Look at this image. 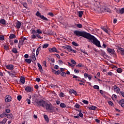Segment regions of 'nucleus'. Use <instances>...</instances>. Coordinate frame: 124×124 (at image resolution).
Wrapping results in <instances>:
<instances>
[{
    "instance_id": "1",
    "label": "nucleus",
    "mask_w": 124,
    "mask_h": 124,
    "mask_svg": "<svg viewBox=\"0 0 124 124\" xmlns=\"http://www.w3.org/2000/svg\"><path fill=\"white\" fill-rule=\"evenodd\" d=\"M74 33L75 35H76L77 36H82L84 38H86V39L88 40L89 42L93 43L94 45H96L97 47H98L99 48H101L100 42L98 41L94 36L92 35L90 33L85 31H80L78 30L74 31Z\"/></svg>"
},
{
    "instance_id": "2",
    "label": "nucleus",
    "mask_w": 124,
    "mask_h": 124,
    "mask_svg": "<svg viewBox=\"0 0 124 124\" xmlns=\"http://www.w3.org/2000/svg\"><path fill=\"white\" fill-rule=\"evenodd\" d=\"M45 107L47 111H50L51 113L55 112V107L52 105V104H48L47 103H46Z\"/></svg>"
},
{
    "instance_id": "3",
    "label": "nucleus",
    "mask_w": 124,
    "mask_h": 124,
    "mask_svg": "<svg viewBox=\"0 0 124 124\" xmlns=\"http://www.w3.org/2000/svg\"><path fill=\"white\" fill-rule=\"evenodd\" d=\"M36 103L37 104V106H39V107L41 106L42 107H43V108H45L46 102L44 100L41 99L39 101L36 102Z\"/></svg>"
},
{
    "instance_id": "4",
    "label": "nucleus",
    "mask_w": 124,
    "mask_h": 124,
    "mask_svg": "<svg viewBox=\"0 0 124 124\" xmlns=\"http://www.w3.org/2000/svg\"><path fill=\"white\" fill-rule=\"evenodd\" d=\"M36 16L37 17H39L42 20H44V21H49L48 18L42 15L39 12V11H37L35 14Z\"/></svg>"
},
{
    "instance_id": "5",
    "label": "nucleus",
    "mask_w": 124,
    "mask_h": 124,
    "mask_svg": "<svg viewBox=\"0 0 124 124\" xmlns=\"http://www.w3.org/2000/svg\"><path fill=\"white\" fill-rule=\"evenodd\" d=\"M107 51L109 53L110 55H115V56H116V51H115L114 49H111L108 47Z\"/></svg>"
},
{
    "instance_id": "6",
    "label": "nucleus",
    "mask_w": 124,
    "mask_h": 124,
    "mask_svg": "<svg viewBox=\"0 0 124 124\" xmlns=\"http://www.w3.org/2000/svg\"><path fill=\"white\" fill-rule=\"evenodd\" d=\"M48 50L49 53H59V51L57 50V48H56L55 47H53L52 48H49Z\"/></svg>"
},
{
    "instance_id": "7",
    "label": "nucleus",
    "mask_w": 124,
    "mask_h": 124,
    "mask_svg": "<svg viewBox=\"0 0 124 124\" xmlns=\"http://www.w3.org/2000/svg\"><path fill=\"white\" fill-rule=\"evenodd\" d=\"M25 91L26 93H31L33 91V88L31 86H27L25 88Z\"/></svg>"
},
{
    "instance_id": "8",
    "label": "nucleus",
    "mask_w": 124,
    "mask_h": 124,
    "mask_svg": "<svg viewBox=\"0 0 124 124\" xmlns=\"http://www.w3.org/2000/svg\"><path fill=\"white\" fill-rule=\"evenodd\" d=\"M5 67L9 70H13V69H14V65L11 64L6 65Z\"/></svg>"
},
{
    "instance_id": "9",
    "label": "nucleus",
    "mask_w": 124,
    "mask_h": 124,
    "mask_svg": "<svg viewBox=\"0 0 124 124\" xmlns=\"http://www.w3.org/2000/svg\"><path fill=\"white\" fill-rule=\"evenodd\" d=\"M114 92H116L118 94H120L121 93V89L118 87L117 85L114 86Z\"/></svg>"
},
{
    "instance_id": "10",
    "label": "nucleus",
    "mask_w": 124,
    "mask_h": 124,
    "mask_svg": "<svg viewBox=\"0 0 124 124\" xmlns=\"http://www.w3.org/2000/svg\"><path fill=\"white\" fill-rule=\"evenodd\" d=\"M5 102H10L11 101V96L9 95H6L5 98Z\"/></svg>"
},
{
    "instance_id": "11",
    "label": "nucleus",
    "mask_w": 124,
    "mask_h": 124,
    "mask_svg": "<svg viewBox=\"0 0 124 124\" xmlns=\"http://www.w3.org/2000/svg\"><path fill=\"white\" fill-rule=\"evenodd\" d=\"M21 25L22 23H21L20 21H17L16 23V29H20Z\"/></svg>"
},
{
    "instance_id": "12",
    "label": "nucleus",
    "mask_w": 124,
    "mask_h": 124,
    "mask_svg": "<svg viewBox=\"0 0 124 124\" xmlns=\"http://www.w3.org/2000/svg\"><path fill=\"white\" fill-rule=\"evenodd\" d=\"M20 83H21V85H24V84H25V77H21L20 78Z\"/></svg>"
},
{
    "instance_id": "13",
    "label": "nucleus",
    "mask_w": 124,
    "mask_h": 124,
    "mask_svg": "<svg viewBox=\"0 0 124 124\" xmlns=\"http://www.w3.org/2000/svg\"><path fill=\"white\" fill-rule=\"evenodd\" d=\"M52 72H53V73L54 74H56V75H59V74H61V72L60 71V70L56 71V70L52 69Z\"/></svg>"
},
{
    "instance_id": "14",
    "label": "nucleus",
    "mask_w": 124,
    "mask_h": 124,
    "mask_svg": "<svg viewBox=\"0 0 124 124\" xmlns=\"http://www.w3.org/2000/svg\"><path fill=\"white\" fill-rule=\"evenodd\" d=\"M118 50L121 51V54L122 55V56H124V49L122 48L121 47H119Z\"/></svg>"
},
{
    "instance_id": "15",
    "label": "nucleus",
    "mask_w": 124,
    "mask_h": 124,
    "mask_svg": "<svg viewBox=\"0 0 124 124\" xmlns=\"http://www.w3.org/2000/svg\"><path fill=\"white\" fill-rule=\"evenodd\" d=\"M6 117L8 119H14V116L11 114H7Z\"/></svg>"
},
{
    "instance_id": "16",
    "label": "nucleus",
    "mask_w": 124,
    "mask_h": 124,
    "mask_svg": "<svg viewBox=\"0 0 124 124\" xmlns=\"http://www.w3.org/2000/svg\"><path fill=\"white\" fill-rule=\"evenodd\" d=\"M31 58L33 61H36V58H35V54L33 52H32L31 54Z\"/></svg>"
},
{
    "instance_id": "17",
    "label": "nucleus",
    "mask_w": 124,
    "mask_h": 124,
    "mask_svg": "<svg viewBox=\"0 0 124 124\" xmlns=\"http://www.w3.org/2000/svg\"><path fill=\"white\" fill-rule=\"evenodd\" d=\"M78 17H79V18H82V16H83V14H84V11H78Z\"/></svg>"
},
{
    "instance_id": "18",
    "label": "nucleus",
    "mask_w": 124,
    "mask_h": 124,
    "mask_svg": "<svg viewBox=\"0 0 124 124\" xmlns=\"http://www.w3.org/2000/svg\"><path fill=\"white\" fill-rule=\"evenodd\" d=\"M89 110H96L97 107L94 106H92V107H88Z\"/></svg>"
},
{
    "instance_id": "19",
    "label": "nucleus",
    "mask_w": 124,
    "mask_h": 124,
    "mask_svg": "<svg viewBox=\"0 0 124 124\" xmlns=\"http://www.w3.org/2000/svg\"><path fill=\"white\" fill-rule=\"evenodd\" d=\"M37 65L39 67V70L40 71V72H42V71H43V69H42V66H41V64H40L39 63H38Z\"/></svg>"
},
{
    "instance_id": "20",
    "label": "nucleus",
    "mask_w": 124,
    "mask_h": 124,
    "mask_svg": "<svg viewBox=\"0 0 124 124\" xmlns=\"http://www.w3.org/2000/svg\"><path fill=\"white\" fill-rule=\"evenodd\" d=\"M41 51V46H39L37 48V50H36V56H38L39 54V51Z\"/></svg>"
},
{
    "instance_id": "21",
    "label": "nucleus",
    "mask_w": 124,
    "mask_h": 124,
    "mask_svg": "<svg viewBox=\"0 0 124 124\" xmlns=\"http://www.w3.org/2000/svg\"><path fill=\"white\" fill-rule=\"evenodd\" d=\"M44 118L46 123H49V118L48 117V116L47 115H44Z\"/></svg>"
},
{
    "instance_id": "22",
    "label": "nucleus",
    "mask_w": 124,
    "mask_h": 124,
    "mask_svg": "<svg viewBox=\"0 0 124 124\" xmlns=\"http://www.w3.org/2000/svg\"><path fill=\"white\" fill-rule=\"evenodd\" d=\"M100 53L101 56H103V57H104V56H106V53H105L104 51L102 49H101L100 50Z\"/></svg>"
},
{
    "instance_id": "23",
    "label": "nucleus",
    "mask_w": 124,
    "mask_h": 124,
    "mask_svg": "<svg viewBox=\"0 0 124 124\" xmlns=\"http://www.w3.org/2000/svg\"><path fill=\"white\" fill-rule=\"evenodd\" d=\"M0 23L2 24V25H5V24H6V21L4 20V19H1L0 20Z\"/></svg>"
},
{
    "instance_id": "24",
    "label": "nucleus",
    "mask_w": 124,
    "mask_h": 124,
    "mask_svg": "<svg viewBox=\"0 0 124 124\" xmlns=\"http://www.w3.org/2000/svg\"><path fill=\"white\" fill-rule=\"evenodd\" d=\"M16 35L14 34H11L9 36L10 39H13V38H15Z\"/></svg>"
},
{
    "instance_id": "25",
    "label": "nucleus",
    "mask_w": 124,
    "mask_h": 124,
    "mask_svg": "<svg viewBox=\"0 0 124 124\" xmlns=\"http://www.w3.org/2000/svg\"><path fill=\"white\" fill-rule=\"evenodd\" d=\"M12 52L13 53H14L15 54H17V53H18V50H17V49H16V48H13L12 49Z\"/></svg>"
},
{
    "instance_id": "26",
    "label": "nucleus",
    "mask_w": 124,
    "mask_h": 124,
    "mask_svg": "<svg viewBox=\"0 0 124 124\" xmlns=\"http://www.w3.org/2000/svg\"><path fill=\"white\" fill-rule=\"evenodd\" d=\"M60 107H61L62 108H65V107H66V105H65L64 103H61L60 105Z\"/></svg>"
},
{
    "instance_id": "27",
    "label": "nucleus",
    "mask_w": 124,
    "mask_h": 124,
    "mask_svg": "<svg viewBox=\"0 0 124 124\" xmlns=\"http://www.w3.org/2000/svg\"><path fill=\"white\" fill-rule=\"evenodd\" d=\"M21 4L25 7V8L28 9V4L27 2H22Z\"/></svg>"
},
{
    "instance_id": "28",
    "label": "nucleus",
    "mask_w": 124,
    "mask_h": 124,
    "mask_svg": "<svg viewBox=\"0 0 124 124\" xmlns=\"http://www.w3.org/2000/svg\"><path fill=\"white\" fill-rule=\"evenodd\" d=\"M68 52H70V53H73V49H72V47L69 46V48H68Z\"/></svg>"
},
{
    "instance_id": "29",
    "label": "nucleus",
    "mask_w": 124,
    "mask_h": 124,
    "mask_svg": "<svg viewBox=\"0 0 124 124\" xmlns=\"http://www.w3.org/2000/svg\"><path fill=\"white\" fill-rule=\"evenodd\" d=\"M7 114L5 113V112H3L0 115V118H4V117H6Z\"/></svg>"
},
{
    "instance_id": "30",
    "label": "nucleus",
    "mask_w": 124,
    "mask_h": 124,
    "mask_svg": "<svg viewBox=\"0 0 124 124\" xmlns=\"http://www.w3.org/2000/svg\"><path fill=\"white\" fill-rule=\"evenodd\" d=\"M59 96H60V97L62 98V97H64V96H65V95H64V93H63L61 92L59 94Z\"/></svg>"
},
{
    "instance_id": "31",
    "label": "nucleus",
    "mask_w": 124,
    "mask_h": 124,
    "mask_svg": "<svg viewBox=\"0 0 124 124\" xmlns=\"http://www.w3.org/2000/svg\"><path fill=\"white\" fill-rule=\"evenodd\" d=\"M72 45H74V46H76V47H78V46H79V45L75 41H73L72 42Z\"/></svg>"
},
{
    "instance_id": "32",
    "label": "nucleus",
    "mask_w": 124,
    "mask_h": 124,
    "mask_svg": "<svg viewBox=\"0 0 124 124\" xmlns=\"http://www.w3.org/2000/svg\"><path fill=\"white\" fill-rule=\"evenodd\" d=\"M116 71L118 72V73H122L123 70H122L121 68H119L116 70Z\"/></svg>"
},
{
    "instance_id": "33",
    "label": "nucleus",
    "mask_w": 124,
    "mask_h": 124,
    "mask_svg": "<svg viewBox=\"0 0 124 124\" xmlns=\"http://www.w3.org/2000/svg\"><path fill=\"white\" fill-rule=\"evenodd\" d=\"M119 13H120V14H124V8H122V9H121L119 10Z\"/></svg>"
},
{
    "instance_id": "34",
    "label": "nucleus",
    "mask_w": 124,
    "mask_h": 124,
    "mask_svg": "<svg viewBox=\"0 0 124 124\" xmlns=\"http://www.w3.org/2000/svg\"><path fill=\"white\" fill-rule=\"evenodd\" d=\"M25 62H27V63H31V60L30 59H25Z\"/></svg>"
},
{
    "instance_id": "35",
    "label": "nucleus",
    "mask_w": 124,
    "mask_h": 124,
    "mask_svg": "<svg viewBox=\"0 0 124 124\" xmlns=\"http://www.w3.org/2000/svg\"><path fill=\"white\" fill-rule=\"evenodd\" d=\"M49 46V44H45L43 45V48L45 49Z\"/></svg>"
},
{
    "instance_id": "36",
    "label": "nucleus",
    "mask_w": 124,
    "mask_h": 124,
    "mask_svg": "<svg viewBox=\"0 0 124 124\" xmlns=\"http://www.w3.org/2000/svg\"><path fill=\"white\" fill-rule=\"evenodd\" d=\"M76 67L80 68V67H84V65H82V63H78V64L76 65Z\"/></svg>"
},
{
    "instance_id": "37",
    "label": "nucleus",
    "mask_w": 124,
    "mask_h": 124,
    "mask_svg": "<svg viewBox=\"0 0 124 124\" xmlns=\"http://www.w3.org/2000/svg\"><path fill=\"white\" fill-rule=\"evenodd\" d=\"M5 113H7V114H9L10 112H11V110L9 108H7L5 110Z\"/></svg>"
},
{
    "instance_id": "38",
    "label": "nucleus",
    "mask_w": 124,
    "mask_h": 124,
    "mask_svg": "<svg viewBox=\"0 0 124 124\" xmlns=\"http://www.w3.org/2000/svg\"><path fill=\"white\" fill-rule=\"evenodd\" d=\"M17 99L18 100V101H21V99H22V95H19L17 96Z\"/></svg>"
},
{
    "instance_id": "39",
    "label": "nucleus",
    "mask_w": 124,
    "mask_h": 124,
    "mask_svg": "<svg viewBox=\"0 0 124 124\" xmlns=\"http://www.w3.org/2000/svg\"><path fill=\"white\" fill-rule=\"evenodd\" d=\"M61 75L62 77H66V74L64 72H62V73L61 74Z\"/></svg>"
},
{
    "instance_id": "40",
    "label": "nucleus",
    "mask_w": 124,
    "mask_h": 124,
    "mask_svg": "<svg viewBox=\"0 0 124 124\" xmlns=\"http://www.w3.org/2000/svg\"><path fill=\"white\" fill-rule=\"evenodd\" d=\"M37 32L38 34H40L42 33V31H41V30L40 29H37L36 30V33Z\"/></svg>"
},
{
    "instance_id": "41",
    "label": "nucleus",
    "mask_w": 124,
    "mask_h": 124,
    "mask_svg": "<svg viewBox=\"0 0 124 124\" xmlns=\"http://www.w3.org/2000/svg\"><path fill=\"white\" fill-rule=\"evenodd\" d=\"M106 12L108 13H111V10L109 8H108V9L106 8V11L105 12V13Z\"/></svg>"
},
{
    "instance_id": "42",
    "label": "nucleus",
    "mask_w": 124,
    "mask_h": 124,
    "mask_svg": "<svg viewBox=\"0 0 124 124\" xmlns=\"http://www.w3.org/2000/svg\"><path fill=\"white\" fill-rule=\"evenodd\" d=\"M93 88L95 89V90H99V86L98 85H94Z\"/></svg>"
},
{
    "instance_id": "43",
    "label": "nucleus",
    "mask_w": 124,
    "mask_h": 124,
    "mask_svg": "<svg viewBox=\"0 0 124 124\" xmlns=\"http://www.w3.org/2000/svg\"><path fill=\"white\" fill-rule=\"evenodd\" d=\"M82 102L84 104H86L88 105L89 104V101H87L86 100H82Z\"/></svg>"
},
{
    "instance_id": "44",
    "label": "nucleus",
    "mask_w": 124,
    "mask_h": 124,
    "mask_svg": "<svg viewBox=\"0 0 124 124\" xmlns=\"http://www.w3.org/2000/svg\"><path fill=\"white\" fill-rule=\"evenodd\" d=\"M4 49L5 50H9V46L8 45L4 46Z\"/></svg>"
},
{
    "instance_id": "45",
    "label": "nucleus",
    "mask_w": 124,
    "mask_h": 124,
    "mask_svg": "<svg viewBox=\"0 0 124 124\" xmlns=\"http://www.w3.org/2000/svg\"><path fill=\"white\" fill-rule=\"evenodd\" d=\"M19 45H20V46H22L24 45V43H23V41H21V39L19 41L18 43Z\"/></svg>"
},
{
    "instance_id": "46",
    "label": "nucleus",
    "mask_w": 124,
    "mask_h": 124,
    "mask_svg": "<svg viewBox=\"0 0 124 124\" xmlns=\"http://www.w3.org/2000/svg\"><path fill=\"white\" fill-rule=\"evenodd\" d=\"M6 122H7V119L5 118L2 121V124H5V123H6Z\"/></svg>"
},
{
    "instance_id": "47",
    "label": "nucleus",
    "mask_w": 124,
    "mask_h": 124,
    "mask_svg": "<svg viewBox=\"0 0 124 124\" xmlns=\"http://www.w3.org/2000/svg\"><path fill=\"white\" fill-rule=\"evenodd\" d=\"M0 40H2V41L4 40V36H3V35H0Z\"/></svg>"
},
{
    "instance_id": "48",
    "label": "nucleus",
    "mask_w": 124,
    "mask_h": 124,
    "mask_svg": "<svg viewBox=\"0 0 124 124\" xmlns=\"http://www.w3.org/2000/svg\"><path fill=\"white\" fill-rule=\"evenodd\" d=\"M31 38H32V39H36V35H35L34 34H32L31 35Z\"/></svg>"
},
{
    "instance_id": "49",
    "label": "nucleus",
    "mask_w": 124,
    "mask_h": 124,
    "mask_svg": "<svg viewBox=\"0 0 124 124\" xmlns=\"http://www.w3.org/2000/svg\"><path fill=\"white\" fill-rule=\"evenodd\" d=\"M106 9V8H101L100 9V11H101V12H103V13H105Z\"/></svg>"
},
{
    "instance_id": "50",
    "label": "nucleus",
    "mask_w": 124,
    "mask_h": 124,
    "mask_svg": "<svg viewBox=\"0 0 124 124\" xmlns=\"http://www.w3.org/2000/svg\"><path fill=\"white\" fill-rule=\"evenodd\" d=\"M77 28H78L79 29H81L82 28V24L78 23L77 25Z\"/></svg>"
},
{
    "instance_id": "51",
    "label": "nucleus",
    "mask_w": 124,
    "mask_h": 124,
    "mask_svg": "<svg viewBox=\"0 0 124 124\" xmlns=\"http://www.w3.org/2000/svg\"><path fill=\"white\" fill-rule=\"evenodd\" d=\"M108 104H109V105H110V106H114V104H113V102H112V101H109L108 102Z\"/></svg>"
},
{
    "instance_id": "52",
    "label": "nucleus",
    "mask_w": 124,
    "mask_h": 124,
    "mask_svg": "<svg viewBox=\"0 0 124 124\" xmlns=\"http://www.w3.org/2000/svg\"><path fill=\"white\" fill-rule=\"evenodd\" d=\"M48 15H49V16H51V17H54V14L52 12L48 13Z\"/></svg>"
},
{
    "instance_id": "53",
    "label": "nucleus",
    "mask_w": 124,
    "mask_h": 124,
    "mask_svg": "<svg viewBox=\"0 0 124 124\" xmlns=\"http://www.w3.org/2000/svg\"><path fill=\"white\" fill-rule=\"evenodd\" d=\"M36 37H38V38H39V39H42V37H41V36H40V35L39 34H37L36 35Z\"/></svg>"
},
{
    "instance_id": "54",
    "label": "nucleus",
    "mask_w": 124,
    "mask_h": 124,
    "mask_svg": "<svg viewBox=\"0 0 124 124\" xmlns=\"http://www.w3.org/2000/svg\"><path fill=\"white\" fill-rule=\"evenodd\" d=\"M69 46H63L62 48H63V49H65L68 50V48H69Z\"/></svg>"
},
{
    "instance_id": "55",
    "label": "nucleus",
    "mask_w": 124,
    "mask_h": 124,
    "mask_svg": "<svg viewBox=\"0 0 124 124\" xmlns=\"http://www.w3.org/2000/svg\"><path fill=\"white\" fill-rule=\"evenodd\" d=\"M78 116L80 117V118H83L84 117V114H83L82 112H79L78 114Z\"/></svg>"
},
{
    "instance_id": "56",
    "label": "nucleus",
    "mask_w": 124,
    "mask_h": 124,
    "mask_svg": "<svg viewBox=\"0 0 124 124\" xmlns=\"http://www.w3.org/2000/svg\"><path fill=\"white\" fill-rule=\"evenodd\" d=\"M119 94H120V95H122V96H123V97H124V91H121Z\"/></svg>"
},
{
    "instance_id": "57",
    "label": "nucleus",
    "mask_w": 124,
    "mask_h": 124,
    "mask_svg": "<svg viewBox=\"0 0 124 124\" xmlns=\"http://www.w3.org/2000/svg\"><path fill=\"white\" fill-rule=\"evenodd\" d=\"M123 103H124V99H122L119 101V104L120 105Z\"/></svg>"
},
{
    "instance_id": "58",
    "label": "nucleus",
    "mask_w": 124,
    "mask_h": 124,
    "mask_svg": "<svg viewBox=\"0 0 124 124\" xmlns=\"http://www.w3.org/2000/svg\"><path fill=\"white\" fill-rule=\"evenodd\" d=\"M36 33V31L33 30L31 31V34H35Z\"/></svg>"
},
{
    "instance_id": "59",
    "label": "nucleus",
    "mask_w": 124,
    "mask_h": 124,
    "mask_svg": "<svg viewBox=\"0 0 124 124\" xmlns=\"http://www.w3.org/2000/svg\"><path fill=\"white\" fill-rule=\"evenodd\" d=\"M90 75L88 74L87 73L84 74V78H88Z\"/></svg>"
},
{
    "instance_id": "60",
    "label": "nucleus",
    "mask_w": 124,
    "mask_h": 124,
    "mask_svg": "<svg viewBox=\"0 0 124 124\" xmlns=\"http://www.w3.org/2000/svg\"><path fill=\"white\" fill-rule=\"evenodd\" d=\"M108 76H112L113 75V73L111 72H108Z\"/></svg>"
},
{
    "instance_id": "61",
    "label": "nucleus",
    "mask_w": 124,
    "mask_h": 124,
    "mask_svg": "<svg viewBox=\"0 0 124 124\" xmlns=\"http://www.w3.org/2000/svg\"><path fill=\"white\" fill-rule=\"evenodd\" d=\"M75 106L76 108H77L78 109H79V108H80V105L79 104H76Z\"/></svg>"
},
{
    "instance_id": "62",
    "label": "nucleus",
    "mask_w": 124,
    "mask_h": 124,
    "mask_svg": "<svg viewBox=\"0 0 124 124\" xmlns=\"http://www.w3.org/2000/svg\"><path fill=\"white\" fill-rule=\"evenodd\" d=\"M43 64L45 66V67H47V65H46V61H44L43 62Z\"/></svg>"
},
{
    "instance_id": "63",
    "label": "nucleus",
    "mask_w": 124,
    "mask_h": 124,
    "mask_svg": "<svg viewBox=\"0 0 124 124\" xmlns=\"http://www.w3.org/2000/svg\"><path fill=\"white\" fill-rule=\"evenodd\" d=\"M71 62L73 64H76V62L74 60H71Z\"/></svg>"
},
{
    "instance_id": "64",
    "label": "nucleus",
    "mask_w": 124,
    "mask_h": 124,
    "mask_svg": "<svg viewBox=\"0 0 124 124\" xmlns=\"http://www.w3.org/2000/svg\"><path fill=\"white\" fill-rule=\"evenodd\" d=\"M26 101H27L28 104H31V100L30 99H27Z\"/></svg>"
}]
</instances>
